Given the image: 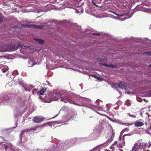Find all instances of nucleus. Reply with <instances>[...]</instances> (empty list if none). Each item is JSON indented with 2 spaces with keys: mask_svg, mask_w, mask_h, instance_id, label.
I'll list each match as a JSON object with an SVG mask.
<instances>
[{
  "mask_svg": "<svg viewBox=\"0 0 151 151\" xmlns=\"http://www.w3.org/2000/svg\"><path fill=\"white\" fill-rule=\"evenodd\" d=\"M70 95V92H68L65 93V95L61 96L59 93H50L45 96V102L48 103L51 102L52 101H57L60 99V101H63L65 103L68 101L70 104H73L78 106H84V105H81L76 103L74 100H70L69 99V97Z\"/></svg>",
  "mask_w": 151,
  "mask_h": 151,
  "instance_id": "1",
  "label": "nucleus"
},
{
  "mask_svg": "<svg viewBox=\"0 0 151 151\" xmlns=\"http://www.w3.org/2000/svg\"><path fill=\"white\" fill-rule=\"evenodd\" d=\"M114 135V133L113 132L108 134L106 138L107 139V140L104 143V144L106 145L109 144L113 140ZM103 145L104 144L97 146L90 151H100L101 149V145Z\"/></svg>",
  "mask_w": 151,
  "mask_h": 151,
  "instance_id": "2",
  "label": "nucleus"
},
{
  "mask_svg": "<svg viewBox=\"0 0 151 151\" xmlns=\"http://www.w3.org/2000/svg\"><path fill=\"white\" fill-rule=\"evenodd\" d=\"M149 148V145L144 143H139L137 142L135 144L133 147L132 150L130 151H142L145 149Z\"/></svg>",
  "mask_w": 151,
  "mask_h": 151,
  "instance_id": "3",
  "label": "nucleus"
},
{
  "mask_svg": "<svg viewBox=\"0 0 151 151\" xmlns=\"http://www.w3.org/2000/svg\"><path fill=\"white\" fill-rule=\"evenodd\" d=\"M11 144L9 143L6 144H3L0 148V151H7L8 149H10L9 151H22L20 149H13L11 147Z\"/></svg>",
  "mask_w": 151,
  "mask_h": 151,
  "instance_id": "4",
  "label": "nucleus"
},
{
  "mask_svg": "<svg viewBox=\"0 0 151 151\" xmlns=\"http://www.w3.org/2000/svg\"><path fill=\"white\" fill-rule=\"evenodd\" d=\"M17 49L18 47L16 45L12 47H9L8 45H6L1 48V49H0V52H3L8 51H14L16 50Z\"/></svg>",
  "mask_w": 151,
  "mask_h": 151,
  "instance_id": "5",
  "label": "nucleus"
},
{
  "mask_svg": "<svg viewBox=\"0 0 151 151\" xmlns=\"http://www.w3.org/2000/svg\"><path fill=\"white\" fill-rule=\"evenodd\" d=\"M75 99L78 100V102H82L83 101L84 103H86V101H87L88 102H90L91 100L88 99H83V98L81 97L80 96H78L75 98Z\"/></svg>",
  "mask_w": 151,
  "mask_h": 151,
  "instance_id": "6",
  "label": "nucleus"
},
{
  "mask_svg": "<svg viewBox=\"0 0 151 151\" xmlns=\"http://www.w3.org/2000/svg\"><path fill=\"white\" fill-rule=\"evenodd\" d=\"M43 118L42 116H35L33 119V121L35 122L38 123L42 121Z\"/></svg>",
  "mask_w": 151,
  "mask_h": 151,
  "instance_id": "7",
  "label": "nucleus"
},
{
  "mask_svg": "<svg viewBox=\"0 0 151 151\" xmlns=\"http://www.w3.org/2000/svg\"><path fill=\"white\" fill-rule=\"evenodd\" d=\"M46 90V89L44 88H42V89L40 91L37 92V94L40 95V97L42 99L44 100V101L45 102V98L46 96H44V97H42L41 95H43L44 93Z\"/></svg>",
  "mask_w": 151,
  "mask_h": 151,
  "instance_id": "8",
  "label": "nucleus"
},
{
  "mask_svg": "<svg viewBox=\"0 0 151 151\" xmlns=\"http://www.w3.org/2000/svg\"><path fill=\"white\" fill-rule=\"evenodd\" d=\"M96 103H98L97 105L93 104L92 103H90V104L91 105V106L88 107L93 110H94L95 109H99V100H96Z\"/></svg>",
  "mask_w": 151,
  "mask_h": 151,
  "instance_id": "9",
  "label": "nucleus"
},
{
  "mask_svg": "<svg viewBox=\"0 0 151 151\" xmlns=\"http://www.w3.org/2000/svg\"><path fill=\"white\" fill-rule=\"evenodd\" d=\"M134 126L138 127H140L144 125V123L143 122H139L138 120L136 121L134 123Z\"/></svg>",
  "mask_w": 151,
  "mask_h": 151,
  "instance_id": "10",
  "label": "nucleus"
},
{
  "mask_svg": "<svg viewBox=\"0 0 151 151\" xmlns=\"http://www.w3.org/2000/svg\"><path fill=\"white\" fill-rule=\"evenodd\" d=\"M118 87L121 89H126V86L124 85V83L123 82H120L117 85Z\"/></svg>",
  "mask_w": 151,
  "mask_h": 151,
  "instance_id": "11",
  "label": "nucleus"
},
{
  "mask_svg": "<svg viewBox=\"0 0 151 151\" xmlns=\"http://www.w3.org/2000/svg\"><path fill=\"white\" fill-rule=\"evenodd\" d=\"M60 123V122L58 121H56L55 122H52L51 123H48L46 124H45L44 125V126H50L52 127H55V125L54 124H59Z\"/></svg>",
  "mask_w": 151,
  "mask_h": 151,
  "instance_id": "12",
  "label": "nucleus"
},
{
  "mask_svg": "<svg viewBox=\"0 0 151 151\" xmlns=\"http://www.w3.org/2000/svg\"><path fill=\"white\" fill-rule=\"evenodd\" d=\"M145 124L146 125H148V123L147 121H146ZM148 125L150 126V127H148L147 128V133L150 134H151V124H150L149 123H148Z\"/></svg>",
  "mask_w": 151,
  "mask_h": 151,
  "instance_id": "13",
  "label": "nucleus"
},
{
  "mask_svg": "<svg viewBox=\"0 0 151 151\" xmlns=\"http://www.w3.org/2000/svg\"><path fill=\"white\" fill-rule=\"evenodd\" d=\"M35 64L34 62L31 59H29L28 60V66L29 67H32Z\"/></svg>",
  "mask_w": 151,
  "mask_h": 151,
  "instance_id": "14",
  "label": "nucleus"
},
{
  "mask_svg": "<svg viewBox=\"0 0 151 151\" xmlns=\"http://www.w3.org/2000/svg\"><path fill=\"white\" fill-rule=\"evenodd\" d=\"M123 142H120L119 143V144L118 145V147H122L125 145V144L124 142V138H123Z\"/></svg>",
  "mask_w": 151,
  "mask_h": 151,
  "instance_id": "15",
  "label": "nucleus"
},
{
  "mask_svg": "<svg viewBox=\"0 0 151 151\" xmlns=\"http://www.w3.org/2000/svg\"><path fill=\"white\" fill-rule=\"evenodd\" d=\"M35 40L37 42H38L40 44H43L44 43L43 40L41 39H37V38H35Z\"/></svg>",
  "mask_w": 151,
  "mask_h": 151,
  "instance_id": "16",
  "label": "nucleus"
},
{
  "mask_svg": "<svg viewBox=\"0 0 151 151\" xmlns=\"http://www.w3.org/2000/svg\"><path fill=\"white\" fill-rule=\"evenodd\" d=\"M19 47H20L22 49H24L25 48H28L29 47V46H26L23 45L22 44H19L18 45Z\"/></svg>",
  "mask_w": 151,
  "mask_h": 151,
  "instance_id": "17",
  "label": "nucleus"
},
{
  "mask_svg": "<svg viewBox=\"0 0 151 151\" xmlns=\"http://www.w3.org/2000/svg\"><path fill=\"white\" fill-rule=\"evenodd\" d=\"M131 104V101L129 100H127L125 102V104L127 105V106H130Z\"/></svg>",
  "mask_w": 151,
  "mask_h": 151,
  "instance_id": "18",
  "label": "nucleus"
},
{
  "mask_svg": "<svg viewBox=\"0 0 151 151\" xmlns=\"http://www.w3.org/2000/svg\"><path fill=\"white\" fill-rule=\"evenodd\" d=\"M31 27L32 28H40V29L41 27L40 26H39L37 25H32L31 26Z\"/></svg>",
  "mask_w": 151,
  "mask_h": 151,
  "instance_id": "19",
  "label": "nucleus"
},
{
  "mask_svg": "<svg viewBox=\"0 0 151 151\" xmlns=\"http://www.w3.org/2000/svg\"><path fill=\"white\" fill-rule=\"evenodd\" d=\"M146 42L148 45L150 47H151V41L148 39H147Z\"/></svg>",
  "mask_w": 151,
  "mask_h": 151,
  "instance_id": "20",
  "label": "nucleus"
},
{
  "mask_svg": "<svg viewBox=\"0 0 151 151\" xmlns=\"http://www.w3.org/2000/svg\"><path fill=\"white\" fill-rule=\"evenodd\" d=\"M143 54L145 55H146L148 56H151V51H150L148 52H146L143 53Z\"/></svg>",
  "mask_w": 151,
  "mask_h": 151,
  "instance_id": "21",
  "label": "nucleus"
},
{
  "mask_svg": "<svg viewBox=\"0 0 151 151\" xmlns=\"http://www.w3.org/2000/svg\"><path fill=\"white\" fill-rule=\"evenodd\" d=\"M142 11L146 12H149V10L148 8H146L144 10H143Z\"/></svg>",
  "mask_w": 151,
  "mask_h": 151,
  "instance_id": "22",
  "label": "nucleus"
},
{
  "mask_svg": "<svg viewBox=\"0 0 151 151\" xmlns=\"http://www.w3.org/2000/svg\"><path fill=\"white\" fill-rule=\"evenodd\" d=\"M24 132L23 131H22V132H21V134H20V139H21V141L22 140V137L23 134V133Z\"/></svg>",
  "mask_w": 151,
  "mask_h": 151,
  "instance_id": "23",
  "label": "nucleus"
},
{
  "mask_svg": "<svg viewBox=\"0 0 151 151\" xmlns=\"http://www.w3.org/2000/svg\"><path fill=\"white\" fill-rule=\"evenodd\" d=\"M127 114L128 115V116H130L131 117H134V118L136 117V116L133 115H130L129 113H127Z\"/></svg>",
  "mask_w": 151,
  "mask_h": 151,
  "instance_id": "24",
  "label": "nucleus"
},
{
  "mask_svg": "<svg viewBox=\"0 0 151 151\" xmlns=\"http://www.w3.org/2000/svg\"><path fill=\"white\" fill-rule=\"evenodd\" d=\"M93 132L95 133H97L98 132V130L96 129H95L93 130Z\"/></svg>",
  "mask_w": 151,
  "mask_h": 151,
  "instance_id": "25",
  "label": "nucleus"
},
{
  "mask_svg": "<svg viewBox=\"0 0 151 151\" xmlns=\"http://www.w3.org/2000/svg\"><path fill=\"white\" fill-rule=\"evenodd\" d=\"M133 124L132 123H127L124 124H125L127 126H129L131 125H132Z\"/></svg>",
  "mask_w": 151,
  "mask_h": 151,
  "instance_id": "26",
  "label": "nucleus"
},
{
  "mask_svg": "<svg viewBox=\"0 0 151 151\" xmlns=\"http://www.w3.org/2000/svg\"><path fill=\"white\" fill-rule=\"evenodd\" d=\"M127 18H128L127 17H124V18H123L122 19V18H120L119 19V20L121 21H124L125 20H126V19H127Z\"/></svg>",
  "mask_w": 151,
  "mask_h": 151,
  "instance_id": "27",
  "label": "nucleus"
},
{
  "mask_svg": "<svg viewBox=\"0 0 151 151\" xmlns=\"http://www.w3.org/2000/svg\"><path fill=\"white\" fill-rule=\"evenodd\" d=\"M111 12L113 13L114 14H116V15H117L119 16L120 17H122L123 16H124L123 15H122V14H121V15H118V14H117L116 13L114 12Z\"/></svg>",
  "mask_w": 151,
  "mask_h": 151,
  "instance_id": "28",
  "label": "nucleus"
},
{
  "mask_svg": "<svg viewBox=\"0 0 151 151\" xmlns=\"http://www.w3.org/2000/svg\"><path fill=\"white\" fill-rule=\"evenodd\" d=\"M128 131H129V129H128V128H126L124 129L122 131L124 132H125V131L127 132Z\"/></svg>",
  "mask_w": 151,
  "mask_h": 151,
  "instance_id": "29",
  "label": "nucleus"
},
{
  "mask_svg": "<svg viewBox=\"0 0 151 151\" xmlns=\"http://www.w3.org/2000/svg\"><path fill=\"white\" fill-rule=\"evenodd\" d=\"M44 151H54V150L51 149L45 150Z\"/></svg>",
  "mask_w": 151,
  "mask_h": 151,
  "instance_id": "30",
  "label": "nucleus"
},
{
  "mask_svg": "<svg viewBox=\"0 0 151 151\" xmlns=\"http://www.w3.org/2000/svg\"><path fill=\"white\" fill-rule=\"evenodd\" d=\"M143 109H142L140 111V114L141 116H142V114H143Z\"/></svg>",
  "mask_w": 151,
  "mask_h": 151,
  "instance_id": "31",
  "label": "nucleus"
},
{
  "mask_svg": "<svg viewBox=\"0 0 151 151\" xmlns=\"http://www.w3.org/2000/svg\"><path fill=\"white\" fill-rule=\"evenodd\" d=\"M95 112H96L97 113L100 114V115H103V116H106V115H105V114H101L100 113H99V112L96 111H95Z\"/></svg>",
  "mask_w": 151,
  "mask_h": 151,
  "instance_id": "32",
  "label": "nucleus"
},
{
  "mask_svg": "<svg viewBox=\"0 0 151 151\" xmlns=\"http://www.w3.org/2000/svg\"><path fill=\"white\" fill-rule=\"evenodd\" d=\"M76 13L78 14L80 13V12L77 9L76 10Z\"/></svg>",
  "mask_w": 151,
  "mask_h": 151,
  "instance_id": "33",
  "label": "nucleus"
},
{
  "mask_svg": "<svg viewBox=\"0 0 151 151\" xmlns=\"http://www.w3.org/2000/svg\"><path fill=\"white\" fill-rule=\"evenodd\" d=\"M96 79H97L98 80H101V78L100 77H96Z\"/></svg>",
  "mask_w": 151,
  "mask_h": 151,
  "instance_id": "34",
  "label": "nucleus"
},
{
  "mask_svg": "<svg viewBox=\"0 0 151 151\" xmlns=\"http://www.w3.org/2000/svg\"><path fill=\"white\" fill-rule=\"evenodd\" d=\"M94 35H97L98 36H99L100 35V33H95V34H93Z\"/></svg>",
  "mask_w": 151,
  "mask_h": 151,
  "instance_id": "35",
  "label": "nucleus"
},
{
  "mask_svg": "<svg viewBox=\"0 0 151 151\" xmlns=\"http://www.w3.org/2000/svg\"><path fill=\"white\" fill-rule=\"evenodd\" d=\"M92 76L96 78V77H97V76H96L95 75H92Z\"/></svg>",
  "mask_w": 151,
  "mask_h": 151,
  "instance_id": "36",
  "label": "nucleus"
},
{
  "mask_svg": "<svg viewBox=\"0 0 151 151\" xmlns=\"http://www.w3.org/2000/svg\"><path fill=\"white\" fill-rule=\"evenodd\" d=\"M1 71L4 73H5L6 72V70H4L3 69H1Z\"/></svg>",
  "mask_w": 151,
  "mask_h": 151,
  "instance_id": "37",
  "label": "nucleus"
},
{
  "mask_svg": "<svg viewBox=\"0 0 151 151\" xmlns=\"http://www.w3.org/2000/svg\"><path fill=\"white\" fill-rule=\"evenodd\" d=\"M129 135V136H130V134H126V135H124V136H123V138L124 137H124L126 136V135Z\"/></svg>",
  "mask_w": 151,
  "mask_h": 151,
  "instance_id": "38",
  "label": "nucleus"
},
{
  "mask_svg": "<svg viewBox=\"0 0 151 151\" xmlns=\"http://www.w3.org/2000/svg\"><path fill=\"white\" fill-rule=\"evenodd\" d=\"M119 151H124L122 149H119Z\"/></svg>",
  "mask_w": 151,
  "mask_h": 151,
  "instance_id": "39",
  "label": "nucleus"
},
{
  "mask_svg": "<svg viewBox=\"0 0 151 151\" xmlns=\"http://www.w3.org/2000/svg\"><path fill=\"white\" fill-rule=\"evenodd\" d=\"M2 19H0V23H1V22H2Z\"/></svg>",
  "mask_w": 151,
  "mask_h": 151,
  "instance_id": "40",
  "label": "nucleus"
},
{
  "mask_svg": "<svg viewBox=\"0 0 151 151\" xmlns=\"http://www.w3.org/2000/svg\"><path fill=\"white\" fill-rule=\"evenodd\" d=\"M149 146L150 147H151V143H149Z\"/></svg>",
  "mask_w": 151,
  "mask_h": 151,
  "instance_id": "41",
  "label": "nucleus"
},
{
  "mask_svg": "<svg viewBox=\"0 0 151 151\" xmlns=\"http://www.w3.org/2000/svg\"><path fill=\"white\" fill-rule=\"evenodd\" d=\"M93 4L94 5L96 6V4L95 3H94L93 2Z\"/></svg>",
  "mask_w": 151,
  "mask_h": 151,
  "instance_id": "42",
  "label": "nucleus"
},
{
  "mask_svg": "<svg viewBox=\"0 0 151 151\" xmlns=\"http://www.w3.org/2000/svg\"><path fill=\"white\" fill-rule=\"evenodd\" d=\"M137 101H139V102H141V101H140V100H138V99H137Z\"/></svg>",
  "mask_w": 151,
  "mask_h": 151,
  "instance_id": "43",
  "label": "nucleus"
},
{
  "mask_svg": "<svg viewBox=\"0 0 151 151\" xmlns=\"http://www.w3.org/2000/svg\"><path fill=\"white\" fill-rule=\"evenodd\" d=\"M106 61V60H103V61L104 62H105Z\"/></svg>",
  "mask_w": 151,
  "mask_h": 151,
  "instance_id": "44",
  "label": "nucleus"
},
{
  "mask_svg": "<svg viewBox=\"0 0 151 151\" xmlns=\"http://www.w3.org/2000/svg\"><path fill=\"white\" fill-rule=\"evenodd\" d=\"M72 141H73V142H75V139H73V140H72Z\"/></svg>",
  "mask_w": 151,
  "mask_h": 151,
  "instance_id": "45",
  "label": "nucleus"
},
{
  "mask_svg": "<svg viewBox=\"0 0 151 151\" xmlns=\"http://www.w3.org/2000/svg\"><path fill=\"white\" fill-rule=\"evenodd\" d=\"M81 12L82 13L83 12V11L81 9Z\"/></svg>",
  "mask_w": 151,
  "mask_h": 151,
  "instance_id": "46",
  "label": "nucleus"
},
{
  "mask_svg": "<svg viewBox=\"0 0 151 151\" xmlns=\"http://www.w3.org/2000/svg\"><path fill=\"white\" fill-rule=\"evenodd\" d=\"M105 65V66H107V65H106V64L105 65Z\"/></svg>",
  "mask_w": 151,
  "mask_h": 151,
  "instance_id": "47",
  "label": "nucleus"
},
{
  "mask_svg": "<svg viewBox=\"0 0 151 151\" xmlns=\"http://www.w3.org/2000/svg\"><path fill=\"white\" fill-rule=\"evenodd\" d=\"M150 94H151V91L150 92Z\"/></svg>",
  "mask_w": 151,
  "mask_h": 151,
  "instance_id": "48",
  "label": "nucleus"
},
{
  "mask_svg": "<svg viewBox=\"0 0 151 151\" xmlns=\"http://www.w3.org/2000/svg\"><path fill=\"white\" fill-rule=\"evenodd\" d=\"M145 114H147V113H145Z\"/></svg>",
  "mask_w": 151,
  "mask_h": 151,
  "instance_id": "49",
  "label": "nucleus"
},
{
  "mask_svg": "<svg viewBox=\"0 0 151 151\" xmlns=\"http://www.w3.org/2000/svg\"><path fill=\"white\" fill-rule=\"evenodd\" d=\"M109 109H107V111H109Z\"/></svg>",
  "mask_w": 151,
  "mask_h": 151,
  "instance_id": "50",
  "label": "nucleus"
},
{
  "mask_svg": "<svg viewBox=\"0 0 151 151\" xmlns=\"http://www.w3.org/2000/svg\"><path fill=\"white\" fill-rule=\"evenodd\" d=\"M101 60V61H103V60Z\"/></svg>",
  "mask_w": 151,
  "mask_h": 151,
  "instance_id": "51",
  "label": "nucleus"
},
{
  "mask_svg": "<svg viewBox=\"0 0 151 151\" xmlns=\"http://www.w3.org/2000/svg\"><path fill=\"white\" fill-rule=\"evenodd\" d=\"M150 66L151 67V65H150Z\"/></svg>",
  "mask_w": 151,
  "mask_h": 151,
  "instance_id": "52",
  "label": "nucleus"
},
{
  "mask_svg": "<svg viewBox=\"0 0 151 151\" xmlns=\"http://www.w3.org/2000/svg\"><path fill=\"white\" fill-rule=\"evenodd\" d=\"M6 68H8V67L7 66H6Z\"/></svg>",
  "mask_w": 151,
  "mask_h": 151,
  "instance_id": "53",
  "label": "nucleus"
}]
</instances>
